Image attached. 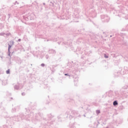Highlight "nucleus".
I'll list each match as a JSON object with an SVG mask.
<instances>
[{
  "mask_svg": "<svg viewBox=\"0 0 128 128\" xmlns=\"http://www.w3.org/2000/svg\"><path fill=\"white\" fill-rule=\"evenodd\" d=\"M32 116H34L33 113H30V115L28 114L26 116L22 114H20L21 120H30V118Z\"/></svg>",
  "mask_w": 128,
  "mask_h": 128,
  "instance_id": "f257e3e1",
  "label": "nucleus"
},
{
  "mask_svg": "<svg viewBox=\"0 0 128 128\" xmlns=\"http://www.w3.org/2000/svg\"><path fill=\"white\" fill-rule=\"evenodd\" d=\"M101 20L102 22H110V18L107 15H102Z\"/></svg>",
  "mask_w": 128,
  "mask_h": 128,
  "instance_id": "f03ea898",
  "label": "nucleus"
},
{
  "mask_svg": "<svg viewBox=\"0 0 128 128\" xmlns=\"http://www.w3.org/2000/svg\"><path fill=\"white\" fill-rule=\"evenodd\" d=\"M72 114L73 116L75 118H77V116H80V114H78V111L72 110Z\"/></svg>",
  "mask_w": 128,
  "mask_h": 128,
  "instance_id": "7ed1b4c3",
  "label": "nucleus"
},
{
  "mask_svg": "<svg viewBox=\"0 0 128 128\" xmlns=\"http://www.w3.org/2000/svg\"><path fill=\"white\" fill-rule=\"evenodd\" d=\"M72 110H68L66 112V114H68V116H66V118H68V116L70 118H72V116H70V112H72Z\"/></svg>",
  "mask_w": 128,
  "mask_h": 128,
  "instance_id": "20e7f679",
  "label": "nucleus"
},
{
  "mask_svg": "<svg viewBox=\"0 0 128 128\" xmlns=\"http://www.w3.org/2000/svg\"><path fill=\"white\" fill-rule=\"evenodd\" d=\"M12 46L8 44V56L10 57V58H12V54H10V48H12Z\"/></svg>",
  "mask_w": 128,
  "mask_h": 128,
  "instance_id": "39448f33",
  "label": "nucleus"
},
{
  "mask_svg": "<svg viewBox=\"0 0 128 128\" xmlns=\"http://www.w3.org/2000/svg\"><path fill=\"white\" fill-rule=\"evenodd\" d=\"M14 120L16 122H20L22 118H20V117L18 116H15L13 118Z\"/></svg>",
  "mask_w": 128,
  "mask_h": 128,
  "instance_id": "423d86ee",
  "label": "nucleus"
},
{
  "mask_svg": "<svg viewBox=\"0 0 128 128\" xmlns=\"http://www.w3.org/2000/svg\"><path fill=\"white\" fill-rule=\"evenodd\" d=\"M106 94H108V96H110L111 98L114 96V92L112 90L109 91L108 92H106Z\"/></svg>",
  "mask_w": 128,
  "mask_h": 128,
  "instance_id": "0eeeda50",
  "label": "nucleus"
},
{
  "mask_svg": "<svg viewBox=\"0 0 128 128\" xmlns=\"http://www.w3.org/2000/svg\"><path fill=\"white\" fill-rule=\"evenodd\" d=\"M49 54H56V50L54 49H50L48 50Z\"/></svg>",
  "mask_w": 128,
  "mask_h": 128,
  "instance_id": "6e6552de",
  "label": "nucleus"
},
{
  "mask_svg": "<svg viewBox=\"0 0 128 128\" xmlns=\"http://www.w3.org/2000/svg\"><path fill=\"white\" fill-rule=\"evenodd\" d=\"M2 86H6V84H8V80H2Z\"/></svg>",
  "mask_w": 128,
  "mask_h": 128,
  "instance_id": "1a4fd4ad",
  "label": "nucleus"
},
{
  "mask_svg": "<svg viewBox=\"0 0 128 128\" xmlns=\"http://www.w3.org/2000/svg\"><path fill=\"white\" fill-rule=\"evenodd\" d=\"M48 120H50L52 118H54V116H52V115L51 114H50L48 116Z\"/></svg>",
  "mask_w": 128,
  "mask_h": 128,
  "instance_id": "9d476101",
  "label": "nucleus"
},
{
  "mask_svg": "<svg viewBox=\"0 0 128 128\" xmlns=\"http://www.w3.org/2000/svg\"><path fill=\"white\" fill-rule=\"evenodd\" d=\"M70 128H74V122L70 123Z\"/></svg>",
  "mask_w": 128,
  "mask_h": 128,
  "instance_id": "9b49d317",
  "label": "nucleus"
},
{
  "mask_svg": "<svg viewBox=\"0 0 128 128\" xmlns=\"http://www.w3.org/2000/svg\"><path fill=\"white\" fill-rule=\"evenodd\" d=\"M14 88V90H20V86L18 85H15Z\"/></svg>",
  "mask_w": 128,
  "mask_h": 128,
  "instance_id": "f8f14e48",
  "label": "nucleus"
},
{
  "mask_svg": "<svg viewBox=\"0 0 128 128\" xmlns=\"http://www.w3.org/2000/svg\"><path fill=\"white\" fill-rule=\"evenodd\" d=\"M118 102L117 100H114L113 102V106H118Z\"/></svg>",
  "mask_w": 128,
  "mask_h": 128,
  "instance_id": "ddd939ff",
  "label": "nucleus"
},
{
  "mask_svg": "<svg viewBox=\"0 0 128 128\" xmlns=\"http://www.w3.org/2000/svg\"><path fill=\"white\" fill-rule=\"evenodd\" d=\"M124 108V107L122 105H121L118 107V110H122Z\"/></svg>",
  "mask_w": 128,
  "mask_h": 128,
  "instance_id": "4468645a",
  "label": "nucleus"
},
{
  "mask_svg": "<svg viewBox=\"0 0 128 128\" xmlns=\"http://www.w3.org/2000/svg\"><path fill=\"white\" fill-rule=\"evenodd\" d=\"M6 94L7 96H12V94L8 92H6Z\"/></svg>",
  "mask_w": 128,
  "mask_h": 128,
  "instance_id": "2eb2a0df",
  "label": "nucleus"
},
{
  "mask_svg": "<svg viewBox=\"0 0 128 128\" xmlns=\"http://www.w3.org/2000/svg\"><path fill=\"white\" fill-rule=\"evenodd\" d=\"M10 44L11 45V46H14V41L12 40H11L10 42Z\"/></svg>",
  "mask_w": 128,
  "mask_h": 128,
  "instance_id": "dca6fc26",
  "label": "nucleus"
},
{
  "mask_svg": "<svg viewBox=\"0 0 128 128\" xmlns=\"http://www.w3.org/2000/svg\"><path fill=\"white\" fill-rule=\"evenodd\" d=\"M96 114H100V110H96Z\"/></svg>",
  "mask_w": 128,
  "mask_h": 128,
  "instance_id": "f3484780",
  "label": "nucleus"
},
{
  "mask_svg": "<svg viewBox=\"0 0 128 128\" xmlns=\"http://www.w3.org/2000/svg\"><path fill=\"white\" fill-rule=\"evenodd\" d=\"M116 74H116V76H120V72H118Z\"/></svg>",
  "mask_w": 128,
  "mask_h": 128,
  "instance_id": "a211bd4d",
  "label": "nucleus"
},
{
  "mask_svg": "<svg viewBox=\"0 0 128 128\" xmlns=\"http://www.w3.org/2000/svg\"><path fill=\"white\" fill-rule=\"evenodd\" d=\"M104 57L105 58H108V56L106 55V54H104Z\"/></svg>",
  "mask_w": 128,
  "mask_h": 128,
  "instance_id": "6ab92c4d",
  "label": "nucleus"
},
{
  "mask_svg": "<svg viewBox=\"0 0 128 128\" xmlns=\"http://www.w3.org/2000/svg\"><path fill=\"white\" fill-rule=\"evenodd\" d=\"M2 28H4V26L0 24V30H2Z\"/></svg>",
  "mask_w": 128,
  "mask_h": 128,
  "instance_id": "aec40b11",
  "label": "nucleus"
},
{
  "mask_svg": "<svg viewBox=\"0 0 128 128\" xmlns=\"http://www.w3.org/2000/svg\"><path fill=\"white\" fill-rule=\"evenodd\" d=\"M4 34H6V33H4V32L0 33V36H4Z\"/></svg>",
  "mask_w": 128,
  "mask_h": 128,
  "instance_id": "412c9836",
  "label": "nucleus"
},
{
  "mask_svg": "<svg viewBox=\"0 0 128 128\" xmlns=\"http://www.w3.org/2000/svg\"><path fill=\"white\" fill-rule=\"evenodd\" d=\"M10 72V69H8V70L6 71V73L7 74H9Z\"/></svg>",
  "mask_w": 128,
  "mask_h": 128,
  "instance_id": "4be33fe9",
  "label": "nucleus"
},
{
  "mask_svg": "<svg viewBox=\"0 0 128 128\" xmlns=\"http://www.w3.org/2000/svg\"><path fill=\"white\" fill-rule=\"evenodd\" d=\"M50 58V56H48V55L46 54V60H48V58Z\"/></svg>",
  "mask_w": 128,
  "mask_h": 128,
  "instance_id": "5701e85b",
  "label": "nucleus"
},
{
  "mask_svg": "<svg viewBox=\"0 0 128 128\" xmlns=\"http://www.w3.org/2000/svg\"><path fill=\"white\" fill-rule=\"evenodd\" d=\"M64 76H70V75L68 74H64Z\"/></svg>",
  "mask_w": 128,
  "mask_h": 128,
  "instance_id": "b1692460",
  "label": "nucleus"
},
{
  "mask_svg": "<svg viewBox=\"0 0 128 128\" xmlns=\"http://www.w3.org/2000/svg\"><path fill=\"white\" fill-rule=\"evenodd\" d=\"M16 112V108H12V112Z\"/></svg>",
  "mask_w": 128,
  "mask_h": 128,
  "instance_id": "393cba45",
  "label": "nucleus"
},
{
  "mask_svg": "<svg viewBox=\"0 0 128 128\" xmlns=\"http://www.w3.org/2000/svg\"><path fill=\"white\" fill-rule=\"evenodd\" d=\"M44 66H45V64L44 63L41 64V66H42V68H44Z\"/></svg>",
  "mask_w": 128,
  "mask_h": 128,
  "instance_id": "a878e982",
  "label": "nucleus"
},
{
  "mask_svg": "<svg viewBox=\"0 0 128 128\" xmlns=\"http://www.w3.org/2000/svg\"><path fill=\"white\" fill-rule=\"evenodd\" d=\"M22 96H26V93H24V92H22Z\"/></svg>",
  "mask_w": 128,
  "mask_h": 128,
  "instance_id": "bb28decb",
  "label": "nucleus"
},
{
  "mask_svg": "<svg viewBox=\"0 0 128 128\" xmlns=\"http://www.w3.org/2000/svg\"><path fill=\"white\" fill-rule=\"evenodd\" d=\"M18 4V2L16 1V2H15V4Z\"/></svg>",
  "mask_w": 128,
  "mask_h": 128,
  "instance_id": "cd10ccee",
  "label": "nucleus"
},
{
  "mask_svg": "<svg viewBox=\"0 0 128 128\" xmlns=\"http://www.w3.org/2000/svg\"><path fill=\"white\" fill-rule=\"evenodd\" d=\"M62 42L64 44H66V42H62Z\"/></svg>",
  "mask_w": 128,
  "mask_h": 128,
  "instance_id": "c85d7f7f",
  "label": "nucleus"
},
{
  "mask_svg": "<svg viewBox=\"0 0 128 128\" xmlns=\"http://www.w3.org/2000/svg\"><path fill=\"white\" fill-rule=\"evenodd\" d=\"M8 18H10V14H8Z\"/></svg>",
  "mask_w": 128,
  "mask_h": 128,
  "instance_id": "c756f323",
  "label": "nucleus"
},
{
  "mask_svg": "<svg viewBox=\"0 0 128 128\" xmlns=\"http://www.w3.org/2000/svg\"><path fill=\"white\" fill-rule=\"evenodd\" d=\"M20 40H22V39H20V38H19V39L18 40V42H20Z\"/></svg>",
  "mask_w": 128,
  "mask_h": 128,
  "instance_id": "7c9ffc66",
  "label": "nucleus"
},
{
  "mask_svg": "<svg viewBox=\"0 0 128 128\" xmlns=\"http://www.w3.org/2000/svg\"><path fill=\"white\" fill-rule=\"evenodd\" d=\"M0 58H2H2H3L4 57H3L2 56H0Z\"/></svg>",
  "mask_w": 128,
  "mask_h": 128,
  "instance_id": "2f4dec72",
  "label": "nucleus"
},
{
  "mask_svg": "<svg viewBox=\"0 0 128 128\" xmlns=\"http://www.w3.org/2000/svg\"><path fill=\"white\" fill-rule=\"evenodd\" d=\"M10 33L7 34H6V36H10Z\"/></svg>",
  "mask_w": 128,
  "mask_h": 128,
  "instance_id": "473e14b6",
  "label": "nucleus"
},
{
  "mask_svg": "<svg viewBox=\"0 0 128 128\" xmlns=\"http://www.w3.org/2000/svg\"><path fill=\"white\" fill-rule=\"evenodd\" d=\"M98 124H100V122H98V124H96V126H98Z\"/></svg>",
  "mask_w": 128,
  "mask_h": 128,
  "instance_id": "72a5a7b5",
  "label": "nucleus"
},
{
  "mask_svg": "<svg viewBox=\"0 0 128 128\" xmlns=\"http://www.w3.org/2000/svg\"><path fill=\"white\" fill-rule=\"evenodd\" d=\"M60 42H58V44H60Z\"/></svg>",
  "mask_w": 128,
  "mask_h": 128,
  "instance_id": "f704fd0d",
  "label": "nucleus"
},
{
  "mask_svg": "<svg viewBox=\"0 0 128 128\" xmlns=\"http://www.w3.org/2000/svg\"><path fill=\"white\" fill-rule=\"evenodd\" d=\"M44 6H46V3H43Z\"/></svg>",
  "mask_w": 128,
  "mask_h": 128,
  "instance_id": "c9c22d12",
  "label": "nucleus"
},
{
  "mask_svg": "<svg viewBox=\"0 0 128 128\" xmlns=\"http://www.w3.org/2000/svg\"><path fill=\"white\" fill-rule=\"evenodd\" d=\"M110 128V127L107 126V127H106V128Z\"/></svg>",
  "mask_w": 128,
  "mask_h": 128,
  "instance_id": "e433bc0d",
  "label": "nucleus"
},
{
  "mask_svg": "<svg viewBox=\"0 0 128 128\" xmlns=\"http://www.w3.org/2000/svg\"><path fill=\"white\" fill-rule=\"evenodd\" d=\"M84 118H86V114H84Z\"/></svg>",
  "mask_w": 128,
  "mask_h": 128,
  "instance_id": "4c0bfd02",
  "label": "nucleus"
},
{
  "mask_svg": "<svg viewBox=\"0 0 128 128\" xmlns=\"http://www.w3.org/2000/svg\"><path fill=\"white\" fill-rule=\"evenodd\" d=\"M61 40H64V39H63L62 38Z\"/></svg>",
  "mask_w": 128,
  "mask_h": 128,
  "instance_id": "58836bf2",
  "label": "nucleus"
},
{
  "mask_svg": "<svg viewBox=\"0 0 128 128\" xmlns=\"http://www.w3.org/2000/svg\"><path fill=\"white\" fill-rule=\"evenodd\" d=\"M58 118H60V116H58Z\"/></svg>",
  "mask_w": 128,
  "mask_h": 128,
  "instance_id": "ea45409f",
  "label": "nucleus"
},
{
  "mask_svg": "<svg viewBox=\"0 0 128 128\" xmlns=\"http://www.w3.org/2000/svg\"><path fill=\"white\" fill-rule=\"evenodd\" d=\"M126 28H128V24L126 26Z\"/></svg>",
  "mask_w": 128,
  "mask_h": 128,
  "instance_id": "a19ab883",
  "label": "nucleus"
},
{
  "mask_svg": "<svg viewBox=\"0 0 128 128\" xmlns=\"http://www.w3.org/2000/svg\"><path fill=\"white\" fill-rule=\"evenodd\" d=\"M14 52H12V54H14Z\"/></svg>",
  "mask_w": 128,
  "mask_h": 128,
  "instance_id": "79ce46f5",
  "label": "nucleus"
},
{
  "mask_svg": "<svg viewBox=\"0 0 128 128\" xmlns=\"http://www.w3.org/2000/svg\"><path fill=\"white\" fill-rule=\"evenodd\" d=\"M11 100H12V98H11Z\"/></svg>",
  "mask_w": 128,
  "mask_h": 128,
  "instance_id": "37998d69",
  "label": "nucleus"
},
{
  "mask_svg": "<svg viewBox=\"0 0 128 128\" xmlns=\"http://www.w3.org/2000/svg\"><path fill=\"white\" fill-rule=\"evenodd\" d=\"M92 118V116H91V117H90V118Z\"/></svg>",
  "mask_w": 128,
  "mask_h": 128,
  "instance_id": "c03bdc74",
  "label": "nucleus"
},
{
  "mask_svg": "<svg viewBox=\"0 0 128 128\" xmlns=\"http://www.w3.org/2000/svg\"><path fill=\"white\" fill-rule=\"evenodd\" d=\"M52 72H54V70H52Z\"/></svg>",
  "mask_w": 128,
  "mask_h": 128,
  "instance_id": "a18cd8bd",
  "label": "nucleus"
},
{
  "mask_svg": "<svg viewBox=\"0 0 128 128\" xmlns=\"http://www.w3.org/2000/svg\"><path fill=\"white\" fill-rule=\"evenodd\" d=\"M47 42H48V40H47Z\"/></svg>",
  "mask_w": 128,
  "mask_h": 128,
  "instance_id": "49530a36",
  "label": "nucleus"
},
{
  "mask_svg": "<svg viewBox=\"0 0 128 128\" xmlns=\"http://www.w3.org/2000/svg\"><path fill=\"white\" fill-rule=\"evenodd\" d=\"M26 110H27L26 108Z\"/></svg>",
  "mask_w": 128,
  "mask_h": 128,
  "instance_id": "de8ad7c7",
  "label": "nucleus"
}]
</instances>
